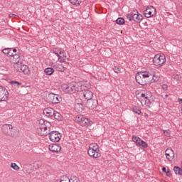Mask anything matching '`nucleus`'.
<instances>
[{"label": "nucleus", "instance_id": "f257e3e1", "mask_svg": "<svg viewBox=\"0 0 182 182\" xmlns=\"http://www.w3.org/2000/svg\"><path fill=\"white\" fill-rule=\"evenodd\" d=\"M87 154L93 159H99L102 156L97 144H90L87 150Z\"/></svg>", "mask_w": 182, "mask_h": 182}, {"label": "nucleus", "instance_id": "f03ea898", "mask_svg": "<svg viewBox=\"0 0 182 182\" xmlns=\"http://www.w3.org/2000/svg\"><path fill=\"white\" fill-rule=\"evenodd\" d=\"M127 19H129L130 22L134 21L136 23H140L143 21V16L139 14L137 10H134L132 12L126 15Z\"/></svg>", "mask_w": 182, "mask_h": 182}, {"label": "nucleus", "instance_id": "7ed1b4c3", "mask_svg": "<svg viewBox=\"0 0 182 182\" xmlns=\"http://www.w3.org/2000/svg\"><path fill=\"white\" fill-rule=\"evenodd\" d=\"M135 79L136 82L141 86H146L147 85L146 71L138 72L135 76Z\"/></svg>", "mask_w": 182, "mask_h": 182}, {"label": "nucleus", "instance_id": "20e7f679", "mask_svg": "<svg viewBox=\"0 0 182 182\" xmlns=\"http://www.w3.org/2000/svg\"><path fill=\"white\" fill-rule=\"evenodd\" d=\"M153 63L155 66H159V68H161V66H163V64L166 63V56L163 55H161L159 54L155 55L153 59Z\"/></svg>", "mask_w": 182, "mask_h": 182}, {"label": "nucleus", "instance_id": "39448f33", "mask_svg": "<svg viewBox=\"0 0 182 182\" xmlns=\"http://www.w3.org/2000/svg\"><path fill=\"white\" fill-rule=\"evenodd\" d=\"M75 120L77 123H79V124H80V126H82L83 127H86V126H92V121L83 117V115L77 117Z\"/></svg>", "mask_w": 182, "mask_h": 182}, {"label": "nucleus", "instance_id": "423d86ee", "mask_svg": "<svg viewBox=\"0 0 182 182\" xmlns=\"http://www.w3.org/2000/svg\"><path fill=\"white\" fill-rule=\"evenodd\" d=\"M48 102L53 103V105H58L62 102V97L59 95L54 93H50L47 97Z\"/></svg>", "mask_w": 182, "mask_h": 182}, {"label": "nucleus", "instance_id": "0eeeda50", "mask_svg": "<svg viewBox=\"0 0 182 182\" xmlns=\"http://www.w3.org/2000/svg\"><path fill=\"white\" fill-rule=\"evenodd\" d=\"M48 134L50 141H53L54 143H58V141H60V139H62V135L58 131H50V133Z\"/></svg>", "mask_w": 182, "mask_h": 182}, {"label": "nucleus", "instance_id": "6e6552de", "mask_svg": "<svg viewBox=\"0 0 182 182\" xmlns=\"http://www.w3.org/2000/svg\"><path fill=\"white\" fill-rule=\"evenodd\" d=\"M9 96V92L4 87L0 85V102H6Z\"/></svg>", "mask_w": 182, "mask_h": 182}, {"label": "nucleus", "instance_id": "1a4fd4ad", "mask_svg": "<svg viewBox=\"0 0 182 182\" xmlns=\"http://www.w3.org/2000/svg\"><path fill=\"white\" fill-rule=\"evenodd\" d=\"M156 14H157V12L156 11V8L152 6L147 7L146 9L144 11L145 18H151V16H154Z\"/></svg>", "mask_w": 182, "mask_h": 182}, {"label": "nucleus", "instance_id": "9d476101", "mask_svg": "<svg viewBox=\"0 0 182 182\" xmlns=\"http://www.w3.org/2000/svg\"><path fill=\"white\" fill-rule=\"evenodd\" d=\"M10 62L14 64V69H16V68H18L20 63H22V61H21V55L15 53L14 56L10 58Z\"/></svg>", "mask_w": 182, "mask_h": 182}, {"label": "nucleus", "instance_id": "9b49d317", "mask_svg": "<svg viewBox=\"0 0 182 182\" xmlns=\"http://www.w3.org/2000/svg\"><path fill=\"white\" fill-rule=\"evenodd\" d=\"M15 70H16V72H22L24 75H31L29 67L26 65H22V63H20L18 67L15 68Z\"/></svg>", "mask_w": 182, "mask_h": 182}, {"label": "nucleus", "instance_id": "f8f14e48", "mask_svg": "<svg viewBox=\"0 0 182 182\" xmlns=\"http://www.w3.org/2000/svg\"><path fill=\"white\" fill-rule=\"evenodd\" d=\"M80 95L83 96L84 99L87 101L92 100L93 97V92L89 90H82Z\"/></svg>", "mask_w": 182, "mask_h": 182}, {"label": "nucleus", "instance_id": "ddd939ff", "mask_svg": "<svg viewBox=\"0 0 182 182\" xmlns=\"http://www.w3.org/2000/svg\"><path fill=\"white\" fill-rule=\"evenodd\" d=\"M9 136L12 137L13 139H16V137H19V129H18V127H11V129H10Z\"/></svg>", "mask_w": 182, "mask_h": 182}, {"label": "nucleus", "instance_id": "4468645a", "mask_svg": "<svg viewBox=\"0 0 182 182\" xmlns=\"http://www.w3.org/2000/svg\"><path fill=\"white\" fill-rule=\"evenodd\" d=\"M98 102L97 100H89L88 101H87L86 103V106L88 109H96V107H97V105H98Z\"/></svg>", "mask_w": 182, "mask_h": 182}, {"label": "nucleus", "instance_id": "2eb2a0df", "mask_svg": "<svg viewBox=\"0 0 182 182\" xmlns=\"http://www.w3.org/2000/svg\"><path fill=\"white\" fill-rule=\"evenodd\" d=\"M12 129V125L9 124H5L1 127V132L4 136H9L11 129Z\"/></svg>", "mask_w": 182, "mask_h": 182}, {"label": "nucleus", "instance_id": "dca6fc26", "mask_svg": "<svg viewBox=\"0 0 182 182\" xmlns=\"http://www.w3.org/2000/svg\"><path fill=\"white\" fill-rule=\"evenodd\" d=\"M165 155L168 161H173L174 160V151L173 149L168 148L165 151Z\"/></svg>", "mask_w": 182, "mask_h": 182}, {"label": "nucleus", "instance_id": "f3484780", "mask_svg": "<svg viewBox=\"0 0 182 182\" xmlns=\"http://www.w3.org/2000/svg\"><path fill=\"white\" fill-rule=\"evenodd\" d=\"M61 87L63 92H65V93H69L70 95H73V87L72 83L69 85L63 84L61 86Z\"/></svg>", "mask_w": 182, "mask_h": 182}, {"label": "nucleus", "instance_id": "a211bd4d", "mask_svg": "<svg viewBox=\"0 0 182 182\" xmlns=\"http://www.w3.org/2000/svg\"><path fill=\"white\" fill-rule=\"evenodd\" d=\"M73 93H76V92H80L82 93L83 90L84 85H79L77 82H72Z\"/></svg>", "mask_w": 182, "mask_h": 182}, {"label": "nucleus", "instance_id": "6ab92c4d", "mask_svg": "<svg viewBox=\"0 0 182 182\" xmlns=\"http://www.w3.org/2000/svg\"><path fill=\"white\" fill-rule=\"evenodd\" d=\"M43 113L47 117H53V114H55V109L52 107L46 108Z\"/></svg>", "mask_w": 182, "mask_h": 182}, {"label": "nucleus", "instance_id": "aec40b11", "mask_svg": "<svg viewBox=\"0 0 182 182\" xmlns=\"http://www.w3.org/2000/svg\"><path fill=\"white\" fill-rule=\"evenodd\" d=\"M48 149L50 151H52V153H59V151L62 148L58 144H53L49 145Z\"/></svg>", "mask_w": 182, "mask_h": 182}, {"label": "nucleus", "instance_id": "412c9836", "mask_svg": "<svg viewBox=\"0 0 182 182\" xmlns=\"http://www.w3.org/2000/svg\"><path fill=\"white\" fill-rule=\"evenodd\" d=\"M145 75H146V85H150L151 83H154L153 82V80H154V74H151L147 71H145Z\"/></svg>", "mask_w": 182, "mask_h": 182}, {"label": "nucleus", "instance_id": "4be33fe9", "mask_svg": "<svg viewBox=\"0 0 182 182\" xmlns=\"http://www.w3.org/2000/svg\"><path fill=\"white\" fill-rule=\"evenodd\" d=\"M37 132L40 136H48L50 133V129H46L45 128H38Z\"/></svg>", "mask_w": 182, "mask_h": 182}, {"label": "nucleus", "instance_id": "5701e85b", "mask_svg": "<svg viewBox=\"0 0 182 182\" xmlns=\"http://www.w3.org/2000/svg\"><path fill=\"white\" fill-rule=\"evenodd\" d=\"M23 168L24 171L27 173V174H31V173L33 171V166H32V164H24L23 166Z\"/></svg>", "mask_w": 182, "mask_h": 182}, {"label": "nucleus", "instance_id": "b1692460", "mask_svg": "<svg viewBox=\"0 0 182 182\" xmlns=\"http://www.w3.org/2000/svg\"><path fill=\"white\" fill-rule=\"evenodd\" d=\"M52 67L54 69H56L58 72H65V68L63 67V65H62L61 64H58L55 63L52 65Z\"/></svg>", "mask_w": 182, "mask_h": 182}, {"label": "nucleus", "instance_id": "393cba45", "mask_svg": "<svg viewBox=\"0 0 182 182\" xmlns=\"http://www.w3.org/2000/svg\"><path fill=\"white\" fill-rule=\"evenodd\" d=\"M74 109L77 113H82V111L85 109V106L83 104L75 105Z\"/></svg>", "mask_w": 182, "mask_h": 182}, {"label": "nucleus", "instance_id": "a878e982", "mask_svg": "<svg viewBox=\"0 0 182 182\" xmlns=\"http://www.w3.org/2000/svg\"><path fill=\"white\" fill-rule=\"evenodd\" d=\"M50 127H52V124L50 122H47L42 125L38 126V129H46L50 130Z\"/></svg>", "mask_w": 182, "mask_h": 182}, {"label": "nucleus", "instance_id": "bb28decb", "mask_svg": "<svg viewBox=\"0 0 182 182\" xmlns=\"http://www.w3.org/2000/svg\"><path fill=\"white\" fill-rule=\"evenodd\" d=\"M53 117H54V119H55L56 120H62V119H63V117L62 116V114L58 112V111H55V110H54V114Z\"/></svg>", "mask_w": 182, "mask_h": 182}, {"label": "nucleus", "instance_id": "cd10ccee", "mask_svg": "<svg viewBox=\"0 0 182 182\" xmlns=\"http://www.w3.org/2000/svg\"><path fill=\"white\" fill-rule=\"evenodd\" d=\"M44 72L47 76H50L55 72V70L52 68H47L44 70Z\"/></svg>", "mask_w": 182, "mask_h": 182}, {"label": "nucleus", "instance_id": "c85d7f7f", "mask_svg": "<svg viewBox=\"0 0 182 182\" xmlns=\"http://www.w3.org/2000/svg\"><path fill=\"white\" fill-rule=\"evenodd\" d=\"M173 171L175 174H177L178 176H182V169L180 167L174 166Z\"/></svg>", "mask_w": 182, "mask_h": 182}, {"label": "nucleus", "instance_id": "c756f323", "mask_svg": "<svg viewBox=\"0 0 182 182\" xmlns=\"http://www.w3.org/2000/svg\"><path fill=\"white\" fill-rule=\"evenodd\" d=\"M144 103L146 106H150L151 105V101H150V98L149 97H145L144 100H141V103Z\"/></svg>", "mask_w": 182, "mask_h": 182}, {"label": "nucleus", "instance_id": "7c9ffc66", "mask_svg": "<svg viewBox=\"0 0 182 182\" xmlns=\"http://www.w3.org/2000/svg\"><path fill=\"white\" fill-rule=\"evenodd\" d=\"M136 146H141V147H144V149H146V147H148L147 143L141 140V139H140V141H139Z\"/></svg>", "mask_w": 182, "mask_h": 182}, {"label": "nucleus", "instance_id": "2f4dec72", "mask_svg": "<svg viewBox=\"0 0 182 182\" xmlns=\"http://www.w3.org/2000/svg\"><path fill=\"white\" fill-rule=\"evenodd\" d=\"M60 63H69V58L66 56V54L59 61Z\"/></svg>", "mask_w": 182, "mask_h": 182}, {"label": "nucleus", "instance_id": "473e14b6", "mask_svg": "<svg viewBox=\"0 0 182 182\" xmlns=\"http://www.w3.org/2000/svg\"><path fill=\"white\" fill-rule=\"evenodd\" d=\"M116 23H117V25H124V18H123L122 17H119L116 20Z\"/></svg>", "mask_w": 182, "mask_h": 182}, {"label": "nucleus", "instance_id": "72a5a7b5", "mask_svg": "<svg viewBox=\"0 0 182 182\" xmlns=\"http://www.w3.org/2000/svg\"><path fill=\"white\" fill-rule=\"evenodd\" d=\"M12 50V48H4L2 50L3 53H4V55H8L9 56V55H12V53H11V50Z\"/></svg>", "mask_w": 182, "mask_h": 182}, {"label": "nucleus", "instance_id": "f704fd0d", "mask_svg": "<svg viewBox=\"0 0 182 182\" xmlns=\"http://www.w3.org/2000/svg\"><path fill=\"white\" fill-rule=\"evenodd\" d=\"M63 50V49H62V48H53V53H55V55H56V56H58Z\"/></svg>", "mask_w": 182, "mask_h": 182}, {"label": "nucleus", "instance_id": "c9c22d12", "mask_svg": "<svg viewBox=\"0 0 182 182\" xmlns=\"http://www.w3.org/2000/svg\"><path fill=\"white\" fill-rule=\"evenodd\" d=\"M72 5H79L82 3V0H69Z\"/></svg>", "mask_w": 182, "mask_h": 182}, {"label": "nucleus", "instance_id": "e433bc0d", "mask_svg": "<svg viewBox=\"0 0 182 182\" xmlns=\"http://www.w3.org/2000/svg\"><path fill=\"white\" fill-rule=\"evenodd\" d=\"M66 55V53H65V50H63L60 54H58L57 56L58 58V62Z\"/></svg>", "mask_w": 182, "mask_h": 182}, {"label": "nucleus", "instance_id": "4c0bfd02", "mask_svg": "<svg viewBox=\"0 0 182 182\" xmlns=\"http://www.w3.org/2000/svg\"><path fill=\"white\" fill-rule=\"evenodd\" d=\"M132 110H133V112L136 113V114H140L141 113V111L138 107H134Z\"/></svg>", "mask_w": 182, "mask_h": 182}, {"label": "nucleus", "instance_id": "58836bf2", "mask_svg": "<svg viewBox=\"0 0 182 182\" xmlns=\"http://www.w3.org/2000/svg\"><path fill=\"white\" fill-rule=\"evenodd\" d=\"M132 141H134V143H136V146L139 143V141H140V137L136 136H132Z\"/></svg>", "mask_w": 182, "mask_h": 182}, {"label": "nucleus", "instance_id": "ea45409f", "mask_svg": "<svg viewBox=\"0 0 182 182\" xmlns=\"http://www.w3.org/2000/svg\"><path fill=\"white\" fill-rule=\"evenodd\" d=\"M10 85H13L14 86H21L22 84L18 81L11 80L10 81Z\"/></svg>", "mask_w": 182, "mask_h": 182}, {"label": "nucleus", "instance_id": "a19ab883", "mask_svg": "<svg viewBox=\"0 0 182 182\" xmlns=\"http://www.w3.org/2000/svg\"><path fill=\"white\" fill-rule=\"evenodd\" d=\"M11 168H14V170H16V171H18V170H19V167L15 163H11Z\"/></svg>", "mask_w": 182, "mask_h": 182}, {"label": "nucleus", "instance_id": "79ce46f5", "mask_svg": "<svg viewBox=\"0 0 182 182\" xmlns=\"http://www.w3.org/2000/svg\"><path fill=\"white\" fill-rule=\"evenodd\" d=\"M75 105H83V100L80 98H77L75 100Z\"/></svg>", "mask_w": 182, "mask_h": 182}, {"label": "nucleus", "instance_id": "37998d69", "mask_svg": "<svg viewBox=\"0 0 182 182\" xmlns=\"http://www.w3.org/2000/svg\"><path fill=\"white\" fill-rule=\"evenodd\" d=\"M70 182H80V181H79V178H77V177H76V176H73V177L70 179Z\"/></svg>", "mask_w": 182, "mask_h": 182}, {"label": "nucleus", "instance_id": "c03bdc74", "mask_svg": "<svg viewBox=\"0 0 182 182\" xmlns=\"http://www.w3.org/2000/svg\"><path fill=\"white\" fill-rule=\"evenodd\" d=\"M113 70L114 72H115V73H120V67H117V66H115L113 68Z\"/></svg>", "mask_w": 182, "mask_h": 182}, {"label": "nucleus", "instance_id": "a18cd8bd", "mask_svg": "<svg viewBox=\"0 0 182 182\" xmlns=\"http://www.w3.org/2000/svg\"><path fill=\"white\" fill-rule=\"evenodd\" d=\"M164 134H165V136H167V137H170L171 132L170 130H165L164 131Z\"/></svg>", "mask_w": 182, "mask_h": 182}, {"label": "nucleus", "instance_id": "49530a36", "mask_svg": "<svg viewBox=\"0 0 182 182\" xmlns=\"http://www.w3.org/2000/svg\"><path fill=\"white\" fill-rule=\"evenodd\" d=\"M156 82H159V77L156 76V75L154 74L153 82H154V83H156Z\"/></svg>", "mask_w": 182, "mask_h": 182}, {"label": "nucleus", "instance_id": "de8ad7c7", "mask_svg": "<svg viewBox=\"0 0 182 182\" xmlns=\"http://www.w3.org/2000/svg\"><path fill=\"white\" fill-rule=\"evenodd\" d=\"M48 121H45L44 119H40L39 126H42V124H45Z\"/></svg>", "mask_w": 182, "mask_h": 182}, {"label": "nucleus", "instance_id": "09e8293b", "mask_svg": "<svg viewBox=\"0 0 182 182\" xmlns=\"http://www.w3.org/2000/svg\"><path fill=\"white\" fill-rule=\"evenodd\" d=\"M165 173H166L167 177H171V173L170 172V168H168V170Z\"/></svg>", "mask_w": 182, "mask_h": 182}, {"label": "nucleus", "instance_id": "8fccbe9b", "mask_svg": "<svg viewBox=\"0 0 182 182\" xmlns=\"http://www.w3.org/2000/svg\"><path fill=\"white\" fill-rule=\"evenodd\" d=\"M162 89H163V90H167V89H168V86L166 84H164L162 85Z\"/></svg>", "mask_w": 182, "mask_h": 182}, {"label": "nucleus", "instance_id": "3c124183", "mask_svg": "<svg viewBox=\"0 0 182 182\" xmlns=\"http://www.w3.org/2000/svg\"><path fill=\"white\" fill-rule=\"evenodd\" d=\"M9 18H16V16H18L16 14H10L9 15Z\"/></svg>", "mask_w": 182, "mask_h": 182}, {"label": "nucleus", "instance_id": "603ef678", "mask_svg": "<svg viewBox=\"0 0 182 182\" xmlns=\"http://www.w3.org/2000/svg\"><path fill=\"white\" fill-rule=\"evenodd\" d=\"M141 97H143L142 100H144L146 99V97H147V95L142 93L141 95Z\"/></svg>", "mask_w": 182, "mask_h": 182}, {"label": "nucleus", "instance_id": "864d4df0", "mask_svg": "<svg viewBox=\"0 0 182 182\" xmlns=\"http://www.w3.org/2000/svg\"><path fill=\"white\" fill-rule=\"evenodd\" d=\"M11 54H9V56H10V58H12V56H14L15 55V53H14V51H12V50H11Z\"/></svg>", "mask_w": 182, "mask_h": 182}, {"label": "nucleus", "instance_id": "5fc2aeb1", "mask_svg": "<svg viewBox=\"0 0 182 182\" xmlns=\"http://www.w3.org/2000/svg\"><path fill=\"white\" fill-rule=\"evenodd\" d=\"M17 51L16 48H11V52H14V53H16Z\"/></svg>", "mask_w": 182, "mask_h": 182}, {"label": "nucleus", "instance_id": "6e6d98bb", "mask_svg": "<svg viewBox=\"0 0 182 182\" xmlns=\"http://www.w3.org/2000/svg\"><path fill=\"white\" fill-rule=\"evenodd\" d=\"M162 171H163L164 173H167V169L166 168V167H163V168H162Z\"/></svg>", "mask_w": 182, "mask_h": 182}, {"label": "nucleus", "instance_id": "4d7b16f0", "mask_svg": "<svg viewBox=\"0 0 182 182\" xmlns=\"http://www.w3.org/2000/svg\"><path fill=\"white\" fill-rule=\"evenodd\" d=\"M162 97H164V99H167V97H168V95L166 94L162 95Z\"/></svg>", "mask_w": 182, "mask_h": 182}, {"label": "nucleus", "instance_id": "13d9d810", "mask_svg": "<svg viewBox=\"0 0 182 182\" xmlns=\"http://www.w3.org/2000/svg\"><path fill=\"white\" fill-rule=\"evenodd\" d=\"M181 166H182V162H181Z\"/></svg>", "mask_w": 182, "mask_h": 182}]
</instances>
